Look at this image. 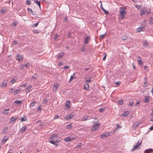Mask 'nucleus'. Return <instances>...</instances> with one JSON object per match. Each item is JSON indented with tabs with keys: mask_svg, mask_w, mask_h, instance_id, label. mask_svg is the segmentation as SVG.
Wrapping results in <instances>:
<instances>
[{
	"mask_svg": "<svg viewBox=\"0 0 153 153\" xmlns=\"http://www.w3.org/2000/svg\"><path fill=\"white\" fill-rule=\"evenodd\" d=\"M13 92V88H10V90L9 91V93H12Z\"/></svg>",
	"mask_w": 153,
	"mask_h": 153,
	"instance_id": "obj_59",
	"label": "nucleus"
},
{
	"mask_svg": "<svg viewBox=\"0 0 153 153\" xmlns=\"http://www.w3.org/2000/svg\"><path fill=\"white\" fill-rule=\"evenodd\" d=\"M149 22L150 23H153V18L152 17H151L150 18L149 20Z\"/></svg>",
	"mask_w": 153,
	"mask_h": 153,
	"instance_id": "obj_37",
	"label": "nucleus"
},
{
	"mask_svg": "<svg viewBox=\"0 0 153 153\" xmlns=\"http://www.w3.org/2000/svg\"><path fill=\"white\" fill-rule=\"evenodd\" d=\"M13 45H16L17 44V41L16 40L14 41H13Z\"/></svg>",
	"mask_w": 153,
	"mask_h": 153,
	"instance_id": "obj_57",
	"label": "nucleus"
},
{
	"mask_svg": "<svg viewBox=\"0 0 153 153\" xmlns=\"http://www.w3.org/2000/svg\"><path fill=\"white\" fill-rule=\"evenodd\" d=\"M140 124V122H139L138 121L135 122L132 127V129H135Z\"/></svg>",
	"mask_w": 153,
	"mask_h": 153,
	"instance_id": "obj_8",
	"label": "nucleus"
},
{
	"mask_svg": "<svg viewBox=\"0 0 153 153\" xmlns=\"http://www.w3.org/2000/svg\"><path fill=\"white\" fill-rule=\"evenodd\" d=\"M74 78V77L73 75V76L72 75L71 76V78H70V80H69V82H71V79H73Z\"/></svg>",
	"mask_w": 153,
	"mask_h": 153,
	"instance_id": "obj_63",
	"label": "nucleus"
},
{
	"mask_svg": "<svg viewBox=\"0 0 153 153\" xmlns=\"http://www.w3.org/2000/svg\"><path fill=\"white\" fill-rule=\"evenodd\" d=\"M127 37L126 36H124V37H123L122 38V39L123 40H126L127 39Z\"/></svg>",
	"mask_w": 153,
	"mask_h": 153,
	"instance_id": "obj_52",
	"label": "nucleus"
},
{
	"mask_svg": "<svg viewBox=\"0 0 153 153\" xmlns=\"http://www.w3.org/2000/svg\"><path fill=\"white\" fill-rule=\"evenodd\" d=\"M8 82L7 81H4V82H3L2 83L1 87H5L7 85V83Z\"/></svg>",
	"mask_w": 153,
	"mask_h": 153,
	"instance_id": "obj_14",
	"label": "nucleus"
},
{
	"mask_svg": "<svg viewBox=\"0 0 153 153\" xmlns=\"http://www.w3.org/2000/svg\"><path fill=\"white\" fill-rule=\"evenodd\" d=\"M91 77H89L88 78L86 77L85 79L86 82H88L90 83L91 82Z\"/></svg>",
	"mask_w": 153,
	"mask_h": 153,
	"instance_id": "obj_26",
	"label": "nucleus"
},
{
	"mask_svg": "<svg viewBox=\"0 0 153 153\" xmlns=\"http://www.w3.org/2000/svg\"><path fill=\"white\" fill-rule=\"evenodd\" d=\"M35 3L39 6V7H40V2L39 1H35Z\"/></svg>",
	"mask_w": 153,
	"mask_h": 153,
	"instance_id": "obj_34",
	"label": "nucleus"
},
{
	"mask_svg": "<svg viewBox=\"0 0 153 153\" xmlns=\"http://www.w3.org/2000/svg\"><path fill=\"white\" fill-rule=\"evenodd\" d=\"M18 23V22L16 21L14 22L13 24V26H15Z\"/></svg>",
	"mask_w": 153,
	"mask_h": 153,
	"instance_id": "obj_54",
	"label": "nucleus"
},
{
	"mask_svg": "<svg viewBox=\"0 0 153 153\" xmlns=\"http://www.w3.org/2000/svg\"><path fill=\"white\" fill-rule=\"evenodd\" d=\"M110 135V133H105L102 134L100 136L101 138L106 137Z\"/></svg>",
	"mask_w": 153,
	"mask_h": 153,
	"instance_id": "obj_9",
	"label": "nucleus"
},
{
	"mask_svg": "<svg viewBox=\"0 0 153 153\" xmlns=\"http://www.w3.org/2000/svg\"><path fill=\"white\" fill-rule=\"evenodd\" d=\"M148 81L147 79V78L145 77L144 79V86L145 87H146L147 86V83Z\"/></svg>",
	"mask_w": 153,
	"mask_h": 153,
	"instance_id": "obj_19",
	"label": "nucleus"
},
{
	"mask_svg": "<svg viewBox=\"0 0 153 153\" xmlns=\"http://www.w3.org/2000/svg\"><path fill=\"white\" fill-rule=\"evenodd\" d=\"M59 116H58V115L54 117L53 119L55 120V119H57L59 118Z\"/></svg>",
	"mask_w": 153,
	"mask_h": 153,
	"instance_id": "obj_61",
	"label": "nucleus"
},
{
	"mask_svg": "<svg viewBox=\"0 0 153 153\" xmlns=\"http://www.w3.org/2000/svg\"><path fill=\"white\" fill-rule=\"evenodd\" d=\"M146 7H144L140 12V15H142L143 14H145L146 11Z\"/></svg>",
	"mask_w": 153,
	"mask_h": 153,
	"instance_id": "obj_12",
	"label": "nucleus"
},
{
	"mask_svg": "<svg viewBox=\"0 0 153 153\" xmlns=\"http://www.w3.org/2000/svg\"><path fill=\"white\" fill-rule=\"evenodd\" d=\"M134 103L132 101L130 102V101L129 104V105H130L131 106H132L133 105Z\"/></svg>",
	"mask_w": 153,
	"mask_h": 153,
	"instance_id": "obj_47",
	"label": "nucleus"
},
{
	"mask_svg": "<svg viewBox=\"0 0 153 153\" xmlns=\"http://www.w3.org/2000/svg\"><path fill=\"white\" fill-rule=\"evenodd\" d=\"M138 64L140 65H142L143 64L142 63V60L141 58L140 57H138Z\"/></svg>",
	"mask_w": 153,
	"mask_h": 153,
	"instance_id": "obj_24",
	"label": "nucleus"
},
{
	"mask_svg": "<svg viewBox=\"0 0 153 153\" xmlns=\"http://www.w3.org/2000/svg\"><path fill=\"white\" fill-rule=\"evenodd\" d=\"M102 10L105 14H108V12L107 10H105V9H103Z\"/></svg>",
	"mask_w": 153,
	"mask_h": 153,
	"instance_id": "obj_41",
	"label": "nucleus"
},
{
	"mask_svg": "<svg viewBox=\"0 0 153 153\" xmlns=\"http://www.w3.org/2000/svg\"><path fill=\"white\" fill-rule=\"evenodd\" d=\"M75 138L74 137H71L70 136L65 138V139L64 140L65 141L67 142H69L73 140Z\"/></svg>",
	"mask_w": 153,
	"mask_h": 153,
	"instance_id": "obj_5",
	"label": "nucleus"
},
{
	"mask_svg": "<svg viewBox=\"0 0 153 153\" xmlns=\"http://www.w3.org/2000/svg\"><path fill=\"white\" fill-rule=\"evenodd\" d=\"M59 35H55V36H54V39H55V40H57V39H58V37H59Z\"/></svg>",
	"mask_w": 153,
	"mask_h": 153,
	"instance_id": "obj_48",
	"label": "nucleus"
},
{
	"mask_svg": "<svg viewBox=\"0 0 153 153\" xmlns=\"http://www.w3.org/2000/svg\"><path fill=\"white\" fill-rule=\"evenodd\" d=\"M26 3L27 5H30V0H27L26 1Z\"/></svg>",
	"mask_w": 153,
	"mask_h": 153,
	"instance_id": "obj_46",
	"label": "nucleus"
},
{
	"mask_svg": "<svg viewBox=\"0 0 153 153\" xmlns=\"http://www.w3.org/2000/svg\"><path fill=\"white\" fill-rule=\"evenodd\" d=\"M143 27H140L137 28V30L139 32H140L143 31Z\"/></svg>",
	"mask_w": 153,
	"mask_h": 153,
	"instance_id": "obj_31",
	"label": "nucleus"
},
{
	"mask_svg": "<svg viewBox=\"0 0 153 153\" xmlns=\"http://www.w3.org/2000/svg\"><path fill=\"white\" fill-rule=\"evenodd\" d=\"M106 34V33H105L101 35L100 37H101V38L103 39L104 37V36Z\"/></svg>",
	"mask_w": 153,
	"mask_h": 153,
	"instance_id": "obj_49",
	"label": "nucleus"
},
{
	"mask_svg": "<svg viewBox=\"0 0 153 153\" xmlns=\"http://www.w3.org/2000/svg\"><path fill=\"white\" fill-rule=\"evenodd\" d=\"M14 102L16 103L19 104V105H20L22 104V101H18V100H16Z\"/></svg>",
	"mask_w": 153,
	"mask_h": 153,
	"instance_id": "obj_27",
	"label": "nucleus"
},
{
	"mask_svg": "<svg viewBox=\"0 0 153 153\" xmlns=\"http://www.w3.org/2000/svg\"><path fill=\"white\" fill-rule=\"evenodd\" d=\"M104 110V109L103 108H100L99 110V111H100V112H103Z\"/></svg>",
	"mask_w": 153,
	"mask_h": 153,
	"instance_id": "obj_64",
	"label": "nucleus"
},
{
	"mask_svg": "<svg viewBox=\"0 0 153 153\" xmlns=\"http://www.w3.org/2000/svg\"><path fill=\"white\" fill-rule=\"evenodd\" d=\"M85 46H83V47L81 49V51H85Z\"/></svg>",
	"mask_w": 153,
	"mask_h": 153,
	"instance_id": "obj_45",
	"label": "nucleus"
},
{
	"mask_svg": "<svg viewBox=\"0 0 153 153\" xmlns=\"http://www.w3.org/2000/svg\"><path fill=\"white\" fill-rule=\"evenodd\" d=\"M67 128L68 129L71 128H72V126L71 124H69Z\"/></svg>",
	"mask_w": 153,
	"mask_h": 153,
	"instance_id": "obj_53",
	"label": "nucleus"
},
{
	"mask_svg": "<svg viewBox=\"0 0 153 153\" xmlns=\"http://www.w3.org/2000/svg\"><path fill=\"white\" fill-rule=\"evenodd\" d=\"M27 10L28 11H30L31 13H32V14H33V11L32 10V9L30 8H28L27 9Z\"/></svg>",
	"mask_w": 153,
	"mask_h": 153,
	"instance_id": "obj_36",
	"label": "nucleus"
},
{
	"mask_svg": "<svg viewBox=\"0 0 153 153\" xmlns=\"http://www.w3.org/2000/svg\"><path fill=\"white\" fill-rule=\"evenodd\" d=\"M75 115V114L74 113H72L69 114L64 119L65 120H68L72 119V117H74Z\"/></svg>",
	"mask_w": 153,
	"mask_h": 153,
	"instance_id": "obj_4",
	"label": "nucleus"
},
{
	"mask_svg": "<svg viewBox=\"0 0 153 153\" xmlns=\"http://www.w3.org/2000/svg\"><path fill=\"white\" fill-rule=\"evenodd\" d=\"M129 113L130 112L128 111H124L123 113L122 114L121 116L124 117H126L129 114Z\"/></svg>",
	"mask_w": 153,
	"mask_h": 153,
	"instance_id": "obj_10",
	"label": "nucleus"
},
{
	"mask_svg": "<svg viewBox=\"0 0 153 153\" xmlns=\"http://www.w3.org/2000/svg\"><path fill=\"white\" fill-rule=\"evenodd\" d=\"M82 145V143H79L77 144V147H80Z\"/></svg>",
	"mask_w": 153,
	"mask_h": 153,
	"instance_id": "obj_50",
	"label": "nucleus"
},
{
	"mask_svg": "<svg viewBox=\"0 0 153 153\" xmlns=\"http://www.w3.org/2000/svg\"><path fill=\"white\" fill-rule=\"evenodd\" d=\"M120 83V82L119 81L116 82H115V84L117 86H118Z\"/></svg>",
	"mask_w": 153,
	"mask_h": 153,
	"instance_id": "obj_58",
	"label": "nucleus"
},
{
	"mask_svg": "<svg viewBox=\"0 0 153 153\" xmlns=\"http://www.w3.org/2000/svg\"><path fill=\"white\" fill-rule=\"evenodd\" d=\"M145 152L146 153H153V150L151 149H146Z\"/></svg>",
	"mask_w": 153,
	"mask_h": 153,
	"instance_id": "obj_16",
	"label": "nucleus"
},
{
	"mask_svg": "<svg viewBox=\"0 0 153 153\" xmlns=\"http://www.w3.org/2000/svg\"><path fill=\"white\" fill-rule=\"evenodd\" d=\"M90 119L89 118V116L88 115H85L82 118L81 120L82 121H85L88 120Z\"/></svg>",
	"mask_w": 153,
	"mask_h": 153,
	"instance_id": "obj_11",
	"label": "nucleus"
},
{
	"mask_svg": "<svg viewBox=\"0 0 153 153\" xmlns=\"http://www.w3.org/2000/svg\"><path fill=\"white\" fill-rule=\"evenodd\" d=\"M141 143V142H140L139 141L137 144L134 146L133 149L131 150V151H133L134 150L137 148L139 145H140Z\"/></svg>",
	"mask_w": 153,
	"mask_h": 153,
	"instance_id": "obj_6",
	"label": "nucleus"
},
{
	"mask_svg": "<svg viewBox=\"0 0 153 153\" xmlns=\"http://www.w3.org/2000/svg\"><path fill=\"white\" fill-rule=\"evenodd\" d=\"M123 100H120L119 101V103L120 105H121L123 103Z\"/></svg>",
	"mask_w": 153,
	"mask_h": 153,
	"instance_id": "obj_38",
	"label": "nucleus"
},
{
	"mask_svg": "<svg viewBox=\"0 0 153 153\" xmlns=\"http://www.w3.org/2000/svg\"><path fill=\"white\" fill-rule=\"evenodd\" d=\"M84 88L85 89H88L89 88V85L87 82H85L84 84Z\"/></svg>",
	"mask_w": 153,
	"mask_h": 153,
	"instance_id": "obj_20",
	"label": "nucleus"
},
{
	"mask_svg": "<svg viewBox=\"0 0 153 153\" xmlns=\"http://www.w3.org/2000/svg\"><path fill=\"white\" fill-rule=\"evenodd\" d=\"M9 109H4L3 110L2 114H6L8 113V111Z\"/></svg>",
	"mask_w": 153,
	"mask_h": 153,
	"instance_id": "obj_18",
	"label": "nucleus"
},
{
	"mask_svg": "<svg viewBox=\"0 0 153 153\" xmlns=\"http://www.w3.org/2000/svg\"><path fill=\"white\" fill-rule=\"evenodd\" d=\"M18 118L17 116H15V117H12L10 119V123H12L16 120Z\"/></svg>",
	"mask_w": 153,
	"mask_h": 153,
	"instance_id": "obj_13",
	"label": "nucleus"
},
{
	"mask_svg": "<svg viewBox=\"0 0 153 153\" xmlns=\"http://www.w3.org/2000/svg\"><path fill=\"white\" fill-rule=\"evenodd\" d=\"M20 90V89H19L15 90L14 91V95H16L18 94L19 93Z\"/></svg>",
	"mask_w": 153,
	"mask_h": 153,
	"instance_id": "obj_23",
	"label": "nucleus"
},
{
	"mask_svg": "<svg viewBox=\"0 0 153 153\" xmlns=\"http://www.w3.org/2000/svg\"><path fill=\"white\" fill-rule=\"evenodd\" d=\"M47 102V99H45L43 101V103L46 104Z\"/></svg>",
	"mask_w": 153,
	"mask_h": 153,
	"instance_id": "obj_55",
	"label": "nucleus"
},
{
	"mask_svg": "<svg viewBox=\"0 0 153 153\" xmlns=\"http://www.w3.org/2000/svg\"><path fill=\"white\" fill-rule=\"evenodd\" d=\"M65 105L68 108H70L71 107V103L70 100L67 101L65 104Z\"/></svg>",
	"mask_w": 153,
	"mask_h": 153,
	"instance_id": "obj_15",
	"label": "nucleus"
},
{
	"mask_svg": "<svg viewBox=\"0 0 153 153\" xmlns=\"http://www.w3.org/2000/svg\"><path fill=\"white\" fill-rule=\"evenodd\" d=\"M27 120L26 117H23L21 118L20 120L21 122H22L24 121H26Z\"/></svg>",
	"mask_w": 153,
	"mask_h": 153,
	"instance_id": "obj_32",
	"label": "nucleus"
},
{
	"mask_svg": "<svg viewBox=\"0 0 153 153\" xmlns=\"http://www.w3.org/2000/svg\"><path fill=\"white\" fill-rule=\"evenodd\" d=\"M64 52H61V53H60L58 55V58H62V56H63L64 55Z\"/></svg>",
	"mask_w": 153,
	"mask_h": 153,
	"instance_id": "obj_22",
	"label": "nucleus"
},
{
	"mask_svg": "<svg viewBox=\"0 0 153 153\" xmlns=\"http://www.w3.org/2000/svg\"><path fill=\"white\" fill-rule=\"evenodd\" d=\"M29 65H30V63L29 62H28L25 64V66L26 67H28Z\"/></svg>",
	"mask_w": 153,
	"mask_h": 153,
	"instance_id": "obj_62",
	"label": "nucleus"
},
{
	"mask_svg": "<svg viewBox=\"0 0 153 153\" xmlns=\"http://www.w3.org/2000/svg\"><path fill=\"white\" fill-rule=\"evenodd\" d=\"M7 10L5 9H1L0 11V12H1L2 14L5 13L6 12Z\"/></svg>",
	"mask_w": 153,
	"mask_h": 153,
	"instance_id": "obj_30",
	"label": "nucleus"
},
{
	"mask_svg": "<svg viewBox=\"0 0 153 153\" xmlns=\"http://www.w3.org/2000/svg\"><path fill=\"white\" fill-rule=\"evenodd\" d=\"M33 32L34 33H39V32L37 30H34L33 31Z\"/></svg>",
	"mask_w": 153,
	"mask_h": 153,
	"instance_id": "obj_60",
	"label": "nucleus"
},
{
	"mask_svg": "<svg viewBox=\"0 0 153 153\" xmlns=\"http://www.w3.org/2000/svg\"><path fill=\"white\" fill-rule=\"evenodd\" d=\"M23 58V57L22 56L20 55H18L17 56L16 59H17L18 60H21Z\"/></svg>",
	"mask_w": 153,
	"mask_h": 153,
	"instance_id": "obj_21",
	"label": "nucleus"
},
{
	"mask_svg": "<svg viewBox=\"0 0 153 153\" xmlns=\"http://www.w3.org/2000/svg\"><path fill=\"white\" fill-rule=\"evenodd\" d=\"M39 22H38V23H36L34 24H33L32 25V27H36L38 26V24H39Z\"/></svg>",
	"mask_w": 153,
	"mask_h": 153,
	"instance_id": "obj_40",
	"label": "nucleus"
},
{
	"mask_svg": "<svg viewBox=\"0 0 153 153\" xmlns=\"http://www.w3.org/2000/svg\"><path fill=\"white\" fill-rule=\"evenodd\" d=\"M58 84L57 83H55L54 84L53 88V91H56L57 90L58 87Z\"/></svg>",
	"mask_w": 153,
	"mask_h": 153,
	"instance_id": "obj_7",
	"label": "nucleus"
},
{
	"mask_svg": "<svg viewBox=\"0 0 153 153\" xmlns=\"http://www.w3.org/2000/svg\"><path fill=\"white\" fill-rule=\"evenodd\" d=\"M8 128L7 127H5L3 130V133L6 132Z\"/></svg>",
	"mask_w": 153,
	"mask_h": 153,
	"instance_id": "obj_51",
	"label": "nucleus"
},
{
	"mask_svg": "<svg viewBox=\"0 0 153 153\" xmlns=\"http://www.w3.org/2000/svg\"><path fill=\"white\" fill-rule=\"evenodd\" d=\"M140 100H137V101L136 103L135 104V105L137 106V105L139 104L140 102Z\"/></svg>",
	"mask_w": 153,
	"mask_h": 153,
	"instance_id": "obj_42",
	"label": "nucleus"
},
{
	"mask_svg": "<svg viewBox=\"0 0 153 153\" xmlns=\"http://www.w3.org/2000/svg\"><path fill=\"white\" fill-rule=\"evenodd\" d=\"M37 77V75L36 74H34L32 77V78L33 79H35Z\"/></svg>",
	"mask_w": 153,
	"mask_h": 153,
	"instance_id": "obj_44",
	"label": "nucleus"
},
{
	"mask_svg": "<svg viewBox=\"0 0 153 153\" xmlns=\"http://www.w3.org/2000/svg\"><path fill=\"white\" fill-rule=\"evenodd\" d=\"M41 105H40L38 107V108L37 109V110L38 111H41Z\"/></svg>",
	"mask_w": 153,
	"mask_h": 153,
	"instance_id": "obj_56",
	"label": "nucleus"
},
{
	"mask_svg": "<svg viewBox=\"0 0 153 153\" xmlns=\"http://www.w3.org/2000/svg\"><path fill=\"white\" fill-rule=\"evenodd\" d=\"M93 126L91 129L92 131L96 130L98 128L100 124L98 119L96 118H95L94 119V121H93Z\"/></svg>",
	"mask_w": 153,
	"mask_h": 153,
	"instance_id": "obj_2",
	"label": "nucleus"
},
{
	"mask_svg": "<svg viewBox=\"0 0 153 153\" xmlns=\"http://www.w3.org/2000/svg\"><path fill=\"white\" fill-rule=\"evenodd\" d=\"M17 80V79H12L10 82L11 83V84H13Z\"/></svg>",
	"mask_w": 153,
	"mask_h": 153,
	"instance_id": "obj_33",
	"label": "nucleus"
},
{
	"mask_svg": "<svg viewBox=\"0 0 153 153\" xmlns=\"http://www.w3.org/2000/svg\"><path fill=\"white\" fill-rule=\"evenodd\" d=\"M148 44L146 41H144L143 42V46L144 47H146L147 46Z\"/></svg>",
	"mask_w": 153,
	"mask_h": 153,
	"instance_id": "obj_35",
	"label": "nucleus"
},
{
	"mask_svg": "<svg viewBox=\"0 0 153 153\" xmlns=\"http://www.w3.org/2000/svg\"><path fill=\"white\" fill-rule=\"evenodd\" d=\"M58 136L57 134H53L49 138V139L50 140L49 142L56 146H58L57 143L60 142L61 140L60 138H58Z\"/></svg>",
	"mask_w": 153,
	"mask_h": 153,
	"instance_id": "obj_1",
	"label": "nucleus"
},
{
	"mask_svg": "<svg viewBox=\"0 0 153 153\" xmlns=\"http://www.w3.org/2000/svg\"><path fill=\"white\" fill-rule=\"evenodd\" d=\"M71 35H72V33L71 32H69L68 33V36H67L68 37V38H70L71 36Z\"/></svg>",
	"mask_w": 153,
	"mask_h": 153,
	"instance_id": "obj_43",
	"label": "nucleus"
},
{
	"mask_svg": "<svg viewBox=\"0 0 153 153\" xmlns=\"http://www.w3.org/2000/svg\"><path fill=\"white\" fill-rule=\"evenodd\" d=\"M26 129V127L25 126H24L22 127L21 129L20 130V132H23L25 131Z\"/></svg>",
	"mask_w": 153,
	"mask_h": 153,
	"instance_id": "obj_29",
	"label": "nucleus"
},
{
	"mask_svg": "<svg viewBox=\"0 0 153 153\" xmlns=\"http://www.w3.org/2000/svg\"><path fill=\"white\" fill-rule=\"evenodd\" d=\"M126 8L125 7H121L120 8V16L121 19H124L125 18V15L126 13Z\"/></svg>",
	"mask_w": 153,
	"mask_h": 153,
	"instance_id": "obj_3",
	"label": "nucleus"
},
{
	"mask_svg": "<svg viewBox=\"0 0 153 153\" xmlns=\"http://www.w3.org/2000/svg\"><path fill=\"white\" fill-rule=\"evenodd\" d=\"M149 97L146 96H145L144 101V102L148 103L149 101Z\"/></svg>",
	"mask_w": 153,
	"mask_h": 153,
	"instance_id": "obj_17",
	"label": "nucleus"
},
{
	"mask_svg": "<svg viewBox=\"0 0 153 153\" xmlns=\"http://www.w3.org/2000/svg\"><path fill=\"white\" fill-rule=\"evenodd\" d=\"M89 37H87L85 38L84 42V43L85 44H87L88 42Z\"/></svg>",
	"mask_w": 153,
	"mask_h": 153,
	"instance_id": "obj_25",
	"label": "nucleus"
},
{
	"mask_svg": "<svg viewBox=\"0 0 153 153\" xmlns=\"http://www.w3.org/2000/svg\"><path fill=\"white\" fill-rule=\"evenodd\" d=\"M32 86L29 85L28 86L27 88V92H30L31 90V88H32Z\"/></svg>",
	"mask_w": 153,
	"mask_h": 153,
	"instance_id": "obj_28",
	"label": "nucleus"
},
{
	"mask_svg": "<svg viewBox=\"0 0 153 153\" xmlns=\"http://www.w3.org/2000/svg\"><path fill=\"white\" fill-rule=\"evenodd\" d=\"M36 103V102H33L30 104V106L32 107L34 106Z\"/></svg>",
	"mask_w": 153,
	"mask_h": 153,
	"instance_id": "obj_39",
	"label": "nucleus"
}]
</instances>
